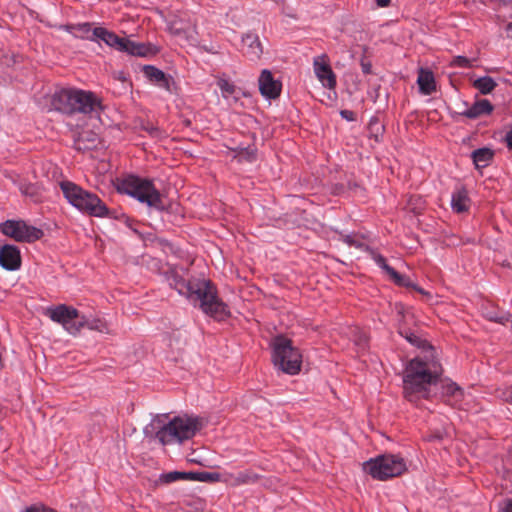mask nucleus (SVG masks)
I'll use <instances>...</instances> for the list:
<instances>
[{"mask_svg":"<svg viewBox=\"0 0 512 512\" xmlns=\"http://www.w3.org/2000/svg\"><path fill=\"white\" fill-rule=\"evenodd\" d=\"M399 334L424 353L411 359L403 372V396L409 402L417 403L429 398L430 386L440 380L443 368L435 356L434 347L426 339L407 328L400 329Z\"/></svg>","mask_w":512,"mask_h":512,"instance_id":"1","label":"nucleus"},{"mask_svg":"<svg viewBox=\"0 0 512 512\" xmlns=\"http://www.w3.org/2000/svg\"><path fill=\"white\" fill-rule=\"evenodd\" d=\"M168 285L180 295L185 296L206 315L217 321L230 317L228 305L218 297L216 286L210 280H186L178 271L171 269L165 274Z\"/></svg>","mask_w":512,"mask_h":512,"instance_id":"2","label":"nucleus"},{"mask_svg":"<svg viewBox=\"0 0 512 512\" xmlns=\"http://www.w3.org/2000/svg\"><path fill=\"white\" fill-rule=\"evenodd\" d=\"M168 418V414L154 416L143 429L145 437L157 439L163 446L174 442L181 444L192 439L202 429L201 419L197 416L185 414L170 420Z\"/></svg>","mask_w":512,"mask_h":512,"instance_id":"3","label":"nucleus"},{"mask_svg":"<svg viewBox=\"0 0 512 512\" xmlns=\"http://www.w3.org/2000/svg\"><path fill=\"white\" fill-rule=\"evenodd\" d=\"M116 190L159 211L165 209L162 196L151 179L129 174L117 179Z\"/></svg>","mask_w":512,"mask_h":512,"instance_id":"4","label":"nucleus"},{"mask_svg":"<svg viewBox=\"0 0 512 512\" xmlns=\"http://www.w3.org/2000/svg\"><path fill=\"white\" fill-rule=\"evenodd\" d=\"M60 188L65 199L80 212L99 218L110 216V209L95 193L71 181H62Z\"/></svg>","mask_w":512,"mask_h":512,"instance_id":"5","label":"nucleus"},{"mask_svg":"<svg viewBox=\"0 0 512 512\" xmlns=\"http://www.w3.org/2000/svg\"><path fill=\"white\" fill-rule=\"evenodd\" d=\"M272 361L282 372L295 375L299 373L302 365V354L293 346L291 339L284 335H277L271 342Z\"/></svg>","mask_w":512,"mask_h":512,"instance_id":"6","label":"nucleus"},{"mask_svg":"<svg viewBox=\"0 0 512 512\" xmlns=\"http://www.w3.org/2000/svg\"><path fill=\"white\" fill-rule=\"evenodd\" d=\"M364 469L377 480L397 477L406 471V463L397 455H380L364 463Z\"/></svg>","mask_w":512,"mask_h":512,"instance_id":"7","label":"nucleus"},{"mask_svg":"<svg viewBox=\"0 0 512 512\" xmlns=\"http://www.w3.org/2000/svg\"><path fill=\"white\" fill-rule=\"evenodd\" d=\"M45 315L48 316L53 322L61 324L63 328L71 335L78 334L82 329L80 323V313L73 306L66 304H59L56 306L48 307Z\"/></svg>","mask_w":512,"mask_h":512,"instance_id":"8","label":"nucleus"},{"mask_svg":"<svg viewBox=\"0 0 512 512\" xmlns=\"http://www.w3.org/2000/svg\"><path fill=\"white\" fill-rule=\"evenodd\" d=\"M0 231L17 242L31 243L44 236L40 228L28 225L23 220H6L0 224Z\"/></svg>","mask_w":512,"mask_h":512,"instance_id":"9","label":"nucleus"},{"mask_svg":"<svg viewBox=\"0 0 512 512\" xmlns=\"http://www.w3.org/2000/svg\"><path fill=\"white\" fill-rule=\"evenodd\" d=\"M75 114L94 115L103 110L101 99L92 91L76 89L74 99Z\"/></svg>","mask_w":512,"mask_h":512,"instance_id":"10","label":"nucleus"},{"mask_svg":"<svg viewBox=\"0 0 512 512\" xmlns=\"http://www.w3.org/2000/svg\"><path fill=\"white\" fill-rule=\"evenodd\" d=\"M76 89L74 88H63L56 91L51 99V105L56 111H59L66 115H74V99Z\"/></svg>","mask_w":512,"mask_h":512,"instance_id":"11","label":"nucleus"},{"mask_svg":"<svg viewBox=\"0 0 512 512\" xmlns=\"http://www.w3.org/2000/svg\"><path fill=\"white\" fill-rule=\"evenodd\" d=\"M144 76L154 85L173 93L176 87L174 78L153 65H144L142 67Z\"/></svg>","mask_w":512,"mask_h":512,"instance_id":"12","label":"nucleus"},{"mask_svg":"<svg viewBox=\"0 0 512 512\" xmlns=\"http://www.w3.org/2000/svg\"><path fill=\"white\" fill-rule=\"evenodd\" d=\"M259 91L266 99H277L282 91V83L279 80L274 79L272 73L264 69L262 70L259 79Z\"/></svg>","mask_w":512,"mask_h":512,"instance_id":"13","label":"nucleus"},{"mask_svg":"<svg viewBox=\"0 0 512 512\" xmlns=\"http://www.w3.org/2000/svg\"><path fill=\"white\" fill-rule=\"evenodd\" d=\"M103 41L109 47L124 52L127 38L120 37L112 31H109L103 27H96L93 29V32L90 37V41Z\"/></svg>","mask_w":512,"mask_h":512,"instance_id":"14","label":"nucleus"},{"mask_svg":"<svg viewBox=\"0 0 512 512\" xmlns=\"http://www.w3.org/2000/svg\"><path fill=\"white\" fill-rule=\"evenodd\" d=\"M0 265L8 271L18 270L21 266V255L15 245L5 244L0 249Z\"/></svg>","mask_w":512,"mask_h":512,"instance_id":"15","label":"nucleus"},{"mask_svg":"<svg viewBox=\"0 0 512 512\" xmlns=\"http://www.w3.org/2000/svg\"><path fill=\"white\" fill-rule=\"evenodd\" d=\"M159 48L152 43L135 42L127 38L124 52L137 57H152L159 53Z\"/></svg>","mask_w":512,"mask_h":512,"instance_id":"16","label":"nucleus"},{"mask_svg":"<svg viewBox=\"0 0 512 512\" xmlns=\"http://www.w3.org/2000/svg\"><path fill=\"white\" fill-rule=\"evenodd\" d=\"M314 72L324 87L328 89H334L336 87V75L334 74L328 62H321L319 59H315Z\"/></svg>","mask_w":512,"mask_h":512,"instance_id":"17","label":"nucleus"},{"mask_svg":"<svg viewBox=\"0 0 512 512\" xmlns=\"http://www.w3.org/2000/svg\"><path fill=\"white\" fill-rule=\"evenodd\" d=\"M243 53L251 60H257L263 53V47L259 37L253 33H247L242 37Z\"/></svg>","mask_w":512,"mask_h":512,"instance_id":"18","label":"nucleus"},{"mask_svg":"<svg viewBox=\"0 0 512 512\" xmlns=\"http://www.w3.org/2000/svg\"><path fill=\"white\" fill-rule=\"evenodd\" d=\"M225 477V481L232 486L254 484L261 478V476L255 473L252 469L225 474Z\"/></svg>","mask_w":512,"mask_h":512,"instance_id":"19","label":"nucleus"},{"mask_svg":"<svg viewBox=\"0 0 512 512\" xmlns=\"http://www.w3.org/2000/svg\"><path fill=\"white\" fill-rule=\"evenodd\" d=\"M493 111V105L487 99H481L472 104L464 111L455 113L457 116H464L469 119H476L482 115H489Z\"/></svg>","mask_w":512,"mask_h":512,"instance_id":"20","label":"nucleus"},{"mask_svg":"<svg viewBox=\"0 0 512 512\" xmlns=\"http://www.w3.org/2000/svg\"><path fill=\"white\" fill-rule=\"evenodd\" d=\"M417 84L419 90L424 95H431L436 91V82L434 74L429 69L420 68L418 72Z\"/></svg>","mask_w":512,"mask_h":512,"instance_id":"21","label":"nucleus"},{"mask_svg":"<svg viewBox=\"0 0 512 512\" xmlns=\"http://www.w3.org/2000/svg\"><path fill=\"white\" fill-rule=\"evenodd\" d=\"M442 395L451 405H457L463 400L464 391L455 382H449L442 385Z\"/></svg>","mask_w":512,"mask_h":512,"instance_id":"22","label":"nucleus"},{"mask_svg":"<svg viewBox=\"0 0 512 512\" xmlns=\"http://www.w3.org/2000/svg\"><path fill=\"white\" fill-rule=\"evenodd\" d=\"M469 202L470 199L465 188H460L457 191L453 192L451 197V207L453 211L457 213H463L468 211Z\"/></svg>","mask_w":512,"mask_h":512,"instance_id":"23","label":"nucleus"},{"mask_svg":"<svg viewBox=\"0 0 512 512\" xmlns=\"http://www.w3.org/2000/svg\"><path fill=\"white\" fill-rule=\"evenodd\" d=\"M471 157L476 168H484L492 162L494 151L488 147L479 148L472 152Z\"/></svg>","mask_w":512,"mask_h":512,"instance_id":"24","label":"nucleus"},{"mask_svg":"<svg viewBox=\"0 0 512 512\" xmlns=\"http://www.w3.org/2000/svg\"><path fill=\"white\" fill-rule=\"evenodd\" d=\"M61 29L68 33L73 34L75 37L90 40L93 32L92 25L89 22L77 23V24H66L61 26Z\"/></svg>","mask_w":512,"mask_h":512,"instance_id":"25","label":"nucleus"},{"mask_svg":"<svg viewBox=\"0 0 512 512\" xmlns=\"http://www.w3.org/2000/svg\"><path fill=\"white\" fill-rule=\"evenodd\" d=\"M391 272H392V274L389 277L397 286L406 287L409 289H413V290L417 291L418 293L426 294V292L421 287H419L417 284H415L410 279V277H408L406 275H402L399 272H397L396 270H391Z\"/></svg>","mask_w":512,"mask_h":512,"instance_id":"26","label":"nucleus"},{"mask_svg":"<svg viewBox=\"0 0 512 512\" xmlns=\"http://www.w3.org/2000/svg\"><path fill=\"white\" fill-rule=\"evenodd\" d=\"M232 151L235 152L234 158L237 159L238 162L252 163L257 159V148L254 145L234 148Z\"/></svg>","mask_w":512,"mask_h":512,"instance_id":"27","label":"nucleus"},{"mask_svg":"<svg viewBox=\"0 0 512 512\" xmlns=\"http://www.w3.org/2000/svg\"><path fill=\"white\" fill-rule=\"evenodd\" d=\"M496 86L497 83L490 76L480 77L473 82V87L479 90V92L483 95L491 93Z\"/></svg>","mask_w":512,"mask_h":512,"instance_id":"28","label":"nucleus"},{"mask_svg":"<svg viewBox=\"0 0 512 512\" xmlns=\"http://www.w3.org/2000/svg\"><path fill=\"white\" fill-rule=\"evenodd\" d=\"M19 191L22 193V195L31 198L35 202H38L41 199L40 188L37 184L26 181L20 182Z\"/></svg>","mask_w":512,"mask_h":512,"instance_id":"29","label":"nucleus"},{"mask_svg":"<svg viewBox=\"0 0 512 512\" xmlns=\"http://www.w3.org/2000/svg\"><path fill=\"white\" fill-rule=\"evenodd\" d=\"M368 131L370 138H374L376 142H379L384 134L385 127L378 117L373 116L369 120Z\"/></svg>","mask_w":512,"mask_h":512,"instance_id":"30","label":"nucleus"},{"mask_svg":"<svg viewBox=\"0 0 512 512\" xmlns=\"http://www.w3.org/2000/svg\"><path fill=\"white\" fill-rule=\"evenodd\" d=\"M80 323H82V328L87 327L90 330L102 333L108 331L106 322L99 318L89 319L85 315H81Z\"/></svg>","mask_w":512,"mask_h":512,"instance_id":"31","label":"nucleus"},{"mask_svg":"<svg viewBox=\"0 0 512 512\" xmlns=\"http://www.w3.org/2000/svg\"><path fill=\"white\" fill-rule=\"evenodd\" d=\"M178 480H191L193 481V472H180L171 471L164 473L160 476V481L166 484L178 481Z\"/></svg>","mask_w":512,"mask_h":512,"instance_id":"32","label":"nucleus"},{"mask_svg":"<svg viewBox=\"0 0 512 512\" xmlns=\"http://www.w3.org/2000/svg\"><path fill=\"white\" fill-rule=\"evenodd\" d=\"M369 252L375 263L390 276L392 274L391 270L395 269L388 265L386 258L373 249H369Z\"/></svg>","mask_w":512,"mask_h":512,"instance_id":"33","label":"nucleus"},{"mask_svg":"<svg viewBox=\"0 0 512 512\" xmlns=\"http://www.w3.org/2000/svg\"><path fill=\"white\" fill-rule=\"evenodd\" d=\"M220 475L218 473H211V472H193V481H200V482H215L219 481Z\"/></svg>","mask_w":512,"mask_h":512,"instance_id":"34","label":"nucleus"},{"mask_svg":"<svg viewBox=\"0 0 512 512\" xmlns=\"http://www.w3.org/2000/svg\"><path fill=\"white\" fill-rule=\"evenodd\" d=\"M475 61H476V58L469 59L465 56L458 55V56H455L451 60L450 66L451 67H460V68H472L474 66L473 62H475Z\"/></svg>","mask_w":512,"mask_h":512,"instance_id":"35","label":"nucleus"},{"mask_svg":"<svg viewBox=\"0 0 512 512\" xmlns=\"http://www.w3.org/2000/svg\"><path fill=\"white\" fill-rule=\"evenodd\" d=\"M218 87L220 88L224 97H228L235 93V85L226 79H220L217 82Z\"/></svg>","mask_w":512,"mask_h":512,"instance_id":"36","label":"nucleus"},{"mask_svg":"<svg viewBox=\"0 0 512 512\" xmlns=\"http://www.w3.org/2000/svg\"><path fill=\"white\" fill-rule=\"evenodd\" d=\"M360 66L363 74H372V63L365 55L360 58Z\"/></svg>","mask_w":512,"mask_h":512,"instance_id":"37","label":"nucleus"},{"mask_svg":"<svg viewBox=\"0 0 512 512\" xmlns=\"http://www.w3.org/2000/svg\"><path fill=\"white\" fill-rule=\"evenodd\" d=\"M25 512H56L52 508H48L44 505H32L30 507H27Z\"/></svg>","mask_w":512,"mask_h":512,"instance_id":"38","label":"nucleus"},{"mask_svg":"<svg viewBox=\"0 0 512 512\" xmlns=\"http://www.w3.org/2000/svg\"><path fill=\"white\" fill-rule=\"evenodd\" d=\"M5 177L9 179L14 185H16L19 188V183L24 182L20 179V176L16 173H5Z\"/></svg>","mask_w":512,"mask_h":512,"instance_id":"39","label":"nucleus"},{"mask_svg":"<svg viewBox=\"0 0 512 512\" xmlns=\"http://www.w3.org/2000/svg\"><path fill=\"white\" fill-rule=\"evenodd\" d=\"M340 115L343 119H345L347 121L355 120V113L351 110H341Z\"/></svg>","mask_w":512,"mask_h":512,"instance_id":"40","label":"nucleus"},{"mask_svg":"<svg viewBox=\"0 0 512 512\" xmlns=\"http://www.w3.org/2000/svg\"><path fill=\"white\" fill-rule=\"evenodd\" d=\"M344 242L347 243L349 246H356V247H361L362 246V243L356 241L355 239H353L352 236L350 235H346L344 237Z\"/></svg>","mask_w":512,"mask_h":512,"instance_id":"41","label":"nucleus"},{"mask_svg":"<svg viewBox=\"0 0 512 512\" xmlns=\"http://www.w3.org/2000/svg\"><path fill=\"white\" fill-rule=\"evenodd\" d=\"M83 144V136H79L78 139L75 140V148L79 151L89 149L88 146L82 145Z\"/></svg>","mask_w":512,"mask_h":512,"instance_id":"42","label":"nucleus"},{"mask_svg":"<svg viewBox=\"0 0 512 512\" xmlns=\"http://www.w3.org/2000/svg\"><path fill=\"white\" fill-rule=\"evenodd\" d=\"M505 142L507 148L512 151V128L505 135Z\"/></svg>","mask_w":512,"mask_h":512,"instance_id":"43","label":"nucleus"},{"mask_svg":"<svg viewBox=\"0 0 512 512\" xmlns=\"http://www.w3.org/2000/svg\"><path fill=\"white\" fill-rule=\"evenodd\" d=\"M503 396L507 402L512 403V385L506 391L503 392Z\"/></svg>","mask_w":512,"mask_h":512,"instance_id":"44","label":"nucleus"},{"mask_svg":"<svg viewBox=\"0 0 512 512\" xmlns=\"http://www.w3.org/2000/svg\"><path fill=\"white\" fill-rule=\"evenodd\" d=\"M500 512H512V500L506 501Z\"/></svg>","mask_w":512,"mask_h":512,"instance_id":"45","label":"nucleus"},{"mask_svg":"<svg viewBox=\"0 0 512 512\" xmlns=\"http://www.w3.org/2000/svg\"><path fill=\"white\" fill-rule=\"evenodd\" d=\"M150 135L156 136L159 134V129L157 127L151 126L150 128H146Z\"/></svg>","mask_w":512,"mask_h":512,"instance_id":"46","label":"nucleus"},{"mask_svg":"<svg viewBox=\"0 0 512 512\" xmlns=\"http://www.w3.org/2000/svg\"><path fill=\"white\" fill-rule=\"evenodd\" d=\"M391 0H376V4L379 6V7H387L389 6Z\"/></svg>","mask_w":512,"mask_h":512,"instance_id":"47","label":"nucleus"},{"mask_svg":"<svg viewBox=\"0 0 512 512\" xmlns=\"http://www.w3.org/2000/svg\"><path fill=\"white\" fill-rule=\"evenodd\" d=\"M506 30H507L508 33H512V22L507 24Z\"/></svg>","mask_w":512,"mask_h":512,"instance_id":"48","label":"nucleus"},{"mask_svg":"<svg viewBox=\"0 0 512 512\" xmlns=\"http://www.w3.org/2000/svg\"><path fill=\"white\" fill-rule=\"evenodd\" d=\"M109 217L115 218V215H112V212L110 211V216Z\"/></svg>","mask_w":512,"mask_h":512,"instance_id":"49","label":"nucleus"}]
</instances>
